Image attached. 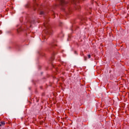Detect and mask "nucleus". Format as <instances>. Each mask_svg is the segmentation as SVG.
<instances>
[{
    "label": "nucleus",
    "mask_w": 129,
    "mask_h": 129,
    "mask_svg": "<svg viewBox=\"0 0 129 129\" xmlns=\"http://www.w3.org/2000/svg\"><path fill=\"white\" fill-rule=\"evenodd\" d=\"M76 2V0H74L73 3H74V4H75Z\"/></svg>",
    "instance_id": "39448f33"
},
{
    "label": "nucleus",
    "mask_w": 129,
    "mask_h": 129,
    "mask_svg": "<svg viewBox=\"0 0 129 129\" xmlns=\"http://www.w3.org/2000/svg\"><path fill=\"white\" fill-rule=\"evenodd\" d=\"M91 57V55L90 54L88 55V58H90Z\"/></svg>",
    "instance_id": "7ed1b4c3"
},
{
    "label": "nucleus",
    "mask_w": 129,
    "mask_h": 129,
    "mask_svg": "<svg viewBox=\"0 0 129 129\" xmlns=\"http://www.w3.org/2000/svg\"><path fill=\"white\" fill-rule=\"evenodd\" d=\"M61 4H64L65 3V1L64 0H58Z\"/></svg>",
    "instance_id": "f03ea898"
},
{
    "label": "nucleus",
    "mask_w": 129,
    "mask_h": 129,
    "mask_svg": "<svg viewBox=\"0 0 129 129\" xmlns=\"http://www.w3.org/2000/svg\"><path fill=\"white\" fill-rule=\"evenodd\" d=\"M6 124V122L5 121H2L1 122L0 126H2V125H5Z\"/></svg>",
    "instance_id": "f257e3e1"
},
{
    "label": "nucleus",
    "mask_w": 129,
    "mask_h": 129,
    "mask_svg": "<svg viewBox=\"0 0 129 129\" xmlns=\"http://www.w3.org/2000/svg\"><path fill=\"white\" fill-rule=\"evenodd\" d=\"M43 14H44V12H40V15H43Z\"/></svg>",
    "instance_id": "20e7f679"
}]
</instances>
